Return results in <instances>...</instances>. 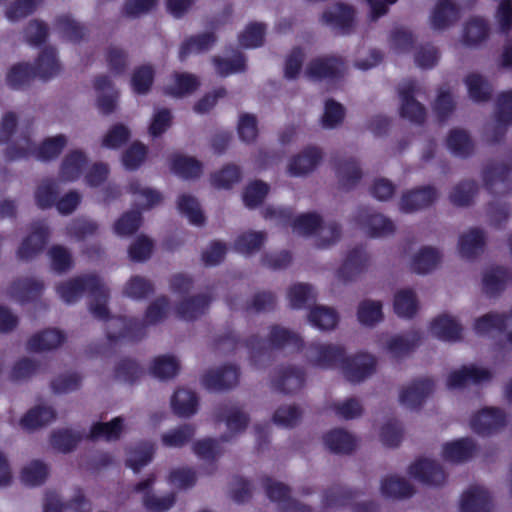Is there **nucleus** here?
Listing matches in <instances>:
<instances>
[{"label":"nucleus","mask_w":512,"mask_h":512,"mask_svg":"<svg viewBox=\"0 0 512 512\" xmlns=\"http://www.w3.org/2000/svg\"><path fill=\"white\" fill-rule=\"evenodd\" d=\"M433 385L429 380H420L403 388L400 393V401L408 407L419 405L432 391Z\"/></svg>","instance_id":"44"},{"label":"nucleus","mask_w":512,"mask_h":512,"mask_svg":"<svg viewBox=\"0 0 512 512\" xmlns=\"http://www.w3.org/2000/svg\"><path fill=\"white\" fill-rule=\"evenodd\" d=\"M258 132V121L255 115L249 113H242L239 115L237 134L243 143H254L257 139Z\"/></svg>","instance_id":"62"},{"label":"nucleus","mask_w":512,"mask_h":512,"mask_svg":"<svg viewBox=\"0 0 512 512\" xmlns=\"http://www.w3.org/2000/svg\"><path fill=\"white\" fill-rule=\"evenodd\" d=\"M169 312V300L167 297L161 296L150 303L141 321L124 317H110L106 324L107 340L112 345L124 339H137L144 335L147 326L162 322Z\"/></svg>","instance_id":"2"},{"label":"nucleus","mask_w":512,"mask_h":512,"mask_svg":"<svg viewBox=\"0 0 512 512\" xmlns=\"http://www.w3.org/2000/svg\"><path fill=\"white\" fill-rule=\"evenodd\" d=\"M323 158L322 150L308 146L292 156L286 166L287 173L293 177H302L313 172Z\"/></svg>","instance_id":"12"},{"label":"nucleus","mask_w":512,"mask_h":512,"mask_svg":"<svg viewBox=\"0 0 512 512\" xmlns=\"http://www.w3.org/2000/svg\"><path fill=\"white\" fill-rule=\"evenodd\" d=\"M266 240V234L262 231H247L237 237L234 248L243 255H252L260 250Z\"/></svg>","instance_id":"49"},{"label":"nucleus","mask_w":512,"mask_h":512,"mask_svg":"<svg viewBox=\"0 0 512 512\" xmlns=\"http://www.w3.org/2000/svg\"><path fill=\"white\" fill-rule=\"evenodd\" d=\"M44 289L41 280L35 278L20 279L12 284L9 294L14 300L24 303L38 296Z\"/></svg>","instance_id":"36"},{"label":"nucleus","mask_w":512,"mask_h":512,"mask_svg":"<svg viewBox=\"0 0 512 512\" xmlns=\"http://www.w3.org/2000/svg\"><path fill=\"white\" fill-rule=\"evenodd\" d=\"M458 17V9L450 0L439 1L430 16V26L435 30L447 28Z\"/></svg>","instance_id":"38"},{"label":"nucleus","mask_w":512,"mask_h":512,"mask_svg":"<svg viewBox=\"0 0 512 512\" xmlns=\"http://www.w3.org/2000/svg\"><path fill=\"white\" fill-rule=\"evenodd\" d=\"M242 179L241 168L236 164H227L210 176L211 185L219 190H230Z\"/></svg>","instance_id":"41"},{"label":"nucleus","mask_w":512,"mask_h":512,"mask_svg":"<svg viewBox=\"0 0 512 512\" xmlns=\"http://www.w3.org/2000/svg\"><path fill=\"white\" fill-rule=\"evenodd\" d=\"M209 302L210 298L207 295L187 298L176 306L175 312L180 319L193 321L205 313Z\"/></svg>","instance_id":"35"},{"label":"nucleus","mask_w":512,"mask_h":512,"mask_svg":"<svg viewBox=\"0 0 512 512\" xmlns=\"http://www.w3.org/2000/svg\"><path fill=\"white\" fill-rule=\"evenodd\" d=\"M264 217L281 225L292 226L294 233L303 236L314 235L322 219L316 213H303L292 220V212L287 208L268 206L264 210Z\"/></svg>","instance_id":"5"},{"label":"nucleus","mask_w":512,"mask_h":512,"mask_svg":"<svg viewBox=\"0 0 512 512\" xmlns=\"http://www.w3.org/2000/svg\"><path fill=\"white\" fill-rule=\"evenodd\" d=\"M154 452V444L149 442L142 443L128 451L126 465L134 472H138L151 462Z\"/></svg>","instance_id":"50"},{"label":"nucleus","mask_w":512,"mask_h":512,"mask_svg":"<svg viewBox=\"0 0 512 512\" xmlns=\"http://www.w3.org/2000/svg\"><path fill=\"white\" fill-rule=\"evenodd\" d=\"M58 195V183L54 179H43L35 190V201L39 208L55 206Z\"/></svg>","instance_id":"52"},{"label":"nucleus","mask_w":512,"mask_h":512,"mask_svg":"<svg viewBox=\"0 0 512 512\" xmlns=\"http://www.w3.org/2000/svg\"><path fill=\"white\" fill-rule=\"evenodd\" d=\"M173 412L183 418H189L198 410V397L196 393L188 388H178L170 400Z\"/></svg>","instance_id":"28"},{"label":"nucleus","mask_w":512,"mask_h":512,"mask_svg":"<svg viewBox=\"0 0 512 512\" xmlns=\"http://www.w3.org/2000/svg\"><path fill=\"white\" fill-rule=\"evenodd\" d=\"M65 334L56 328L45 329L29 338L26 347L31 352H47L60 347L65 341Z\"/></svg>","instance_id":"26"},{"label":"nucleus","mask_w":512,"mask_h":512,"mask_svg":"<svg viewBox=\"0 0 512 512\" xmlns=\"http://www.w3.org/2000/svg\"><path fill=\"white\" fill-rule=\"evenodd\" d=\"M170 170L181 178L193 179L202 174L203 165L194 157L174 154L170 158Z\"/></svg>","instance_id":"33"},{"label":"nucleus","mask_w":512,"mask_h":512,"mask_svg":"<svg viewBox=\"0 0 512 512\" xmlns=\"http://www.w3.org/2000/svg\"><path fill=\"white\" fill-rule=\"evenodd\" d=\"M265 489L268 498L276 503L279 512H309L310 508L293 499L289 488L276 480L267 479Z\"/></svg>","instance_id":"13"},{"label":"nucleus","mask_w":512,"mask_h":512,"mask_svg":"<svg viewBox=\"0 0 512 512\" xmlns=\"http://www.w3.org/2000/svg\"><path fill=\"white\" fill-rule=\"evenodd\" d=\"M55 290L58 297L66 304L76 303L88 292L91 297L89 303L91 314L106 322L110 318L107 308L109 289L97 275L87 274L61 281L56 285Z\"/></svg>","instance_id":"1"},{"label":"nucleus","mask_w":512,"mask_h":512,"mask_svg":"<svg viewBox=\"0 0 512 512\" xmlns=\"http://www.w3.org/2000/svg\"><path fill=\"white\" fill-rule=\"evenodd\" d=\"M356 20V10L353 6L345 3H336L326 9L320 21L331 29L346 33L352 29Z\"/></svg>","instance_id":"9"},{"label":"nucleus","mask_w":512,"mask_h":512,"mask_svg":"<svg viewBox=\"0 0 512 512\" xmlns=\"http://www.w3.org/2000/svg\"><path fill=\"white\" fill-rule=\"evenodd\" d=\"M504 423L499 410L487 408L477 413L471 420V428L478 434H488Z\"/></svg>","instance_id":"37"},{"label":"nucleus","mask_w":512,"mask_h":512,"mask_svg":"<svg viewBox=\"0 0 512 512\" xmlns=\"http://www.w3.org/2000/svg\"><path fill=\"white\" fill-rule=\"evenodd\" d=\"M67 144L68 137L64 134L46 137L38 146L30 137L21 134L8 145L6 157L9 160H19L33 156L40 161H51L61 154Z\"/></svg>","instance_id":"3"},{"label":"nucleus","mask_w":512,"mask_h":512,"mask_svg":"<svg viewBox=\"0 0 512 512\" xmlns=\"http://www.w3.org/2000/svg\"><path fill=\"white\" fill-rule=\"evenodd\" d=\"M410 476L427 486H439L445 481L443 469L435 460L427 457L415 460L409 467Z\"/></svg>","instance_id":"15"},{"label":"nucleus","mask_w":512,"mask_h":512,"mask_svg":"<svg viewBox=\"0 0 512 512\" xmlns=\"http://www.w3.org/2000/svg\"><path fill=\"white\" fill-rule=\"evenodd\" d=\"M127 192L131 195L133 205L137 211L152 209L162 202V195L157 190L144 185L138 180H132L127 186Z\"/></svg>","instance_id":"23"},{"label":"nucleus","mask_w":512,"mask_h":512,"mask_svg":"<svg viewBox=\"0 0 512 512\" xmlns=\"http://www.w3.org/2000/svg\"><path fill=\"white\" fill-rule=\"evenodd\" d=\"M474 329L479 335H493L504 330L512 342V315L504 319L498 314H487L476 321Z\"/></svg>","instance_id":"29"},{"label":"nucleus","mask_w":512,"mask_h":512,"mask_svg":"<svg viewBox=\"0 0 512 512\" xmlns=\"http://www.w3.org/2000/svg\"><path fill=\"white\" fill-rule=\"evenodd\" d=\"M213 64L215 71L220 76H228L235 73L243 72L246 69L245 56L236 52L231 58L228 57H214Z\"/></svg>","instance_id":"53"},{"label":"nucleus","mask_w":512,"mask_h":512,"mask_svg":"<svg viewBox=\"0 0 512 512\" xmlns=\"http://www.w3.org/2000/svg\"><path fill=\"white\" fill-rule=\"evenodd\" d=\"M265 33V24L260 22H251L239 34V44L244 48L260 47L264 43Z\"/></svg>","instance_id":"54"},{"label":"nucleus","mask_w":512,"mask_h":512,"mask_svg":"<svg viewBox=\"0 0 512 512\" xmlns=\"http://www.w3.org/2000/svg\"><path fill=\"white\" fill-rule=\"evenodd\" d=\"M40 368V364L33 358L22 357L18 359L7 373L3 372L0 365V385L5 381L21 383L34 376Z\"/></svg>","instance_id":"27"},{"label":"nucleus","mask_w":512,"mask_h":512,"mask_svg":"<svg viewBox=\"0 0 512 512\" xmlns=\"http://www.w3.org/2000/svg\"><path fill=\"white\" fill-rule=\"evenodd\" d=\"M345 118V108L339 102L327 100L324 105V112L321 117V125L324 129H336Z\"/></svg>","instance_id":"60"},{"label":"nucleus","mask_w":512,"mask_h":512,"mask_svg":"<svg viewBox=\"0 0 512 512\" xmlns=\"http://www.w3.org/2000/svg\"><path fill=\"white\" fill-rule=\"evenodd\" d=\"M54 31L64 41L76 43L85 35V28L70 15L59 16L54 25Z\"/></svg>","instance_id":"40"},{"label":"nucleus","mask_w":512,"mask_h":512,"mask_svg":"<svg viewBox=\"0 0 512 512\" xmlns=\"http://www.w3.org/2000/svg\"><path fill=\"white\" fill-rule=\"evenodd\" d=\"M491 378V372L481 365L470 364L451 371L446 379L449 389L462 388L470 383H483Z\"/></svg>","instance_id":"14"},{"label":"nucleus","mask_w":512,"mask_h":512,"mask_svg":"<svg viewBox=\"0 0 512 512\" xmlns=\"http://www.w3.org/2000/svg\"><path fill=\"white\" fill-rule=\"evenodd\" d=\"M154 291L153 283L140 275L131 276L123 285L122 294L130 299L140 301Z\"/></svg>","instance_id":"47"},{"label":"nucleus","mask_w":512,"mask_h":512,"mask_svg":"<svg viewBox=\"0 0 512 512\" xmlns=\"http://www.w3.org/2000/svg\"><path fill=\"white\" fill-rule=\"evenodd\" d=\"M49 474L47 465L39 460L28 463L22 470L21 480L29 486L42 484Z\"/></svg>","instance_id":"63"},{"label":"nucleus","mask_w":512,"mask_h":512,"mask_svg":"<svg viewBox=\"0 0 512 512\" xmlns=\"http://www.w3.org/2000/svg\"><path fill=\"white\" fill-rule=\"evenodd\" d=\"M219 421L225 423L227 432L221 436L222 442H230L242 433L249 422L247 413L239 406H224L217 416Z\"/></svg>","instance_id":"16"},{"label":"nucleus","mask_w":512,"mask_h":512,"mask_svg":"<svg viewBox=\"0 0 512 512\" xmlns=\"http://www.w3.org/2000/svg\"><path fill=\"white\" fill-rule=\"evenodd\" d=\"M84 434L74 429H59L51 435V445L62 452L72 450L83 438Z\"/></svg>","instance_id":"58"},{"label":"nucleus","mask_w":512,"mask_h":512,"mask_svg":"<svg viewBox=\"0 0 512 512\" xmlns=\"http://www.w3.org/2000/svg\"><path fill=\"white\" fill-rule=\"evenodd\" d=\"M317 293L315 289L304 283H298L291 286L288 290L287 298L292 308L301 309L309 302L316 299Z\"/></svg>","instance_id":"56"},{"label":"nucleus","mask_w":512,"mask_h":512,"mask_svg":"<svg viewBox=\"0 0 512 512\" xmlns=\"http://www.w3.org/2000/svg\"><path fill=\"white\" fill-rule=\"evenodd\" d=\"M197 481L196 472L189 467H177L170 470L167 483L177 490L192 488Z\"/></svg>","instance_id":"59"},{"label":"nucleus","mask_w":512,"mask_h":512,"mask_svg":"<svg viewBox=\"0 0 512 512\" xmlns=\"http://www.w3.org/2000/svg\"><path fill=\"white\" fill-rule=\"evenodd\" d=\"M155 482L156 476L149 475L146 479L137 483L133 491L140 495L141 502L147 511L166 512L175 505L176 495L174 492L157 494L153 490Z\"/></svg>","instance_id":"6"},{"label":"nucleus","mask_w":512,"mask_h":512,"mask_svg":"<svg viewBox=\"0 0 512 512\" xmlns=\"http://www.w3.org/2000/svg\"><path fill=\"white\" fill-rule=\"evenodd\" d=\"M94 89L96 91V106L100 113L104 115L111 114L117 106L119 93L114 87L111 79L102 75L94 80Z\"/></svg>","instance_id":"19"},{"label":"nucleus","mask_w":512,"mask_h":512,"mask_svg":"<svg viewBox=\"0 0 512 512\" xmlns=\"http://www.w3.org/2000/svg\"><path fill=\"white\" fill-rule=\"evenodd\" d=\"M177 208L180 214L185 216L188 221L195 226H201L205 217L200 204L194 196L190 194H181L177 199Z\"/></svg>","instance_id":"46"},{"label":"nucleus","mask_w":512,"mask_h":512,"mask_svg":"<svg viewBox=\"0 0 512 512\" xmlns=\"http://www.w3.org/2000/svg\"><path fill=\"white\" fill-rule=\"evenodd\" d=\"M142 224L140 211H128L113 224V232L119 237H128L135 233Z\"/></svg>","instance_id":"57"},{"label":"nucleus","mask_w":512,"mask_h":512,"mask_svg":"<svg viewBox=\"0 0 512 512\" xmlns=\"http://www.w3.org/2000/svg\"><path fill=\"white\" fill-rule=\"evenodd\" d=\"M474 450V446L468 439H461L444 444L442 448V457L445 461L457 463L469 458Z\"/></svg>","instance_id":"51"},{"label":"nucleus","mask_w":512,"mask_h":512,"mask_svg":"<svg viewBox=\"0 0 512 512\" xmlns=\"http://www.w3.org/2000/svg\"><path fill=\"white\" fill-rule=\"evenodd\" d=\"M34 70L37 76L44 80L58 75L61 71V64L56 51L52 48L45 49L39 55Z\"/></svg>","instance_id":"43"},{"label":"nucleus","mask_w":512,"mask_h":512,"mask_svg":"<svg viewBox=\"0 0 512 512\" xmlns=\"http://www.w3.org/2000/svg\"><path fill=\"white\" fill-rule=\"evenodd\" d=\"M129 422L125 416L115 417L108 422H96L90 427L87 437L93 440L117 441L127 431Z\"/></svg>","instance_id":"22"},{"label":"nucleus","mask_w":512,"mask_h":512,"mask_svg":"<svg viewBox=\"0 0 512 512\" xmlns=\"http://www.w3.org/2000/svg\"><path fill=\"white\" fill-rule=\"evenodd\" d=\"M303 341L301 337L280 326H273L270 329L268 339L260 340L258 337H252L247 346L251 352L253 360L258 356L266 355L269 350L275 348H290L298 350L302 347Z\"/></svg>","instance_id":"4"},{"label":"nucleus","mask_w":512,"mask_h":512,"mask_svg":"<svg viewBox=\"0 0 512 512\" xmlns=\"http://www.w3.org/2000/svg\"><path fill=\"white\" fill-rule=\"evenodd\" d=\"M309 324L321 331H330L336 328L339 315L334 308L317 305L308 314Z\"/></svg>","instance_id":"34"},{"label":"nucleus","mask_w":512,"mask_h":512,"mask_svg":"<svg viewBox=\"0 0 512 512\" xmlns=\"http://www.w3.org/2000/svg\"><path fill=\"white\" fill-rule=\"evenodd\" d=\"M200 79L197 75L188 72H174L164 85L167 95L182 98L191 95L200 87Z\"/></svg>","instance_id":"21"},{"label":"nucleus","mask_w":512,"mask_h":512,"mask_svg":"<svg viewBox=\"0 0 512 512\" xmlns=\"http://www.w3.org/2000/svg\"><path fill=\"white\" fill-rule=\"evenodd\" d=\"M489 496L485 489L472 487L465 491L460 500L462 512H487Z\"/></svg>","instance_id":"39"},{"label":"nucleus","mask_w":512,"mask_h":512,"mask_svg":"<svg viewBox=\"0 0 512 512\" xmlns=\"http://www.w3.org/2000/svg\"><path fill=\"white\" fill-rule=\"evenodd\" d=\"M305 357L316 368L334 369L342 364L345 350L338 344L315 342L309 345Z\"/></svg>","instance_id":"7"},{"label":"nucleus","mask_w":512,"mask_h":512,"mask_svg":"<svg viewBox=\"0 0 512 512\" xmlns=\"http://www.w3.org/2000/svg\"><path fill=\"white\" fill-rule=\"evenodd\" d=\"M180 360L173 354H164L155 357L150 366L149 372L160 380L174 378L180 371Z\"/></svg>","instance_id":"32"},{"label":"nucleus","mask_w":512,"mask_h":512,"mask_svg":"<svg viewBox=\"0 0 512 512\" xmlns=\"http://www.w3.org/2000/svg\"><path fill=\"white\" fill-rule=\"evenodd\" d=\"M238 382V370L234 366H224L207 371L202 377L203 386L210 391L228 389Z\"/></svg>","instance_id":"24"},{"label":"nucleus","mask_w":512,"mask_h":512,"mask_svg":"<svg viewBox=\"0 0 512 512\" xmlns=\"http://www.w3.org/2000/svg\"><path fill=\"white\" fill-rule=\"evenodd\" d=\"M90 512L91 504L81 489H76L68 504H63L56 492L46 494L44 512Z\"/></svg>","instance_id":"18"},{"label":"nucleus","mask_w":512,"mask_h":512,"mask_svg":"<svg viewBox=\"0 0 512 512\" xmlns=\"http://www.w3.org/2000/svg\"><path fill=\"white\" fill-rule=\"evenodd\" d=\"M429 330L434 337L445 341H455L459 339L462 331L459 323L447 314H442L434 318L430 324Z\"/></svg>","instance_id":"31"},{"label":"nucleus","mask_w":512,"mask_h":512,"mask_svg":"<svg viewBox=\"0 0 512 512\" xmlns=\"http://www.w3.org/2000/svg\"><path fill=\"white\" fill-rule=\"evenodd\" d=\"M50 236L48 225L43 222H35L31 225L30 233L25 237L18 250L17 256L22 260H30L36 257L45 246Z\"/></svg>","instance_id":"11"},{"label":"nucleus","mask_w":512,"mask_h":512,"mask_svg":"<svg viewBox=\"0 0 512 512\" xmlns=\"http://www.w3.org/2000/svg\"><path fill=\"white\" fill-rule=\"evenodd\" d=\"M439 260L440 256L437 250L425 247L415 254L411 268L418 274H425L432 271L439 263Z\"/></svg>","instance_id":"55"},{"label":"nucleus","mask_w":512,"mask_h":512,"mask_svg":"<svg viewBox=\"0 0 512 512\" xmlns=\"http://www.w3.org/2000/svg\"><path fill=\"white\" fill-rule=\"evenodd\" d=\"M366 260L363 251L359 249L350 251L336 270L335 281L342 285L354 282L363 271Z\"/></svg>","instance_id":"20"},{"label":"nucleus","mask_w":512,"mask_h":512,"mask_svg":"<svg viewBox=\"0 0 512 512\" xmlns=\"http://www.w3.org/2000/svg\"><path fill=\"white\" fill-rule=\"evenodd\" d=\"M56 419L55 409L47 403H39L30 408L20 420V426L27 431L42 428Z\"/></svg>","instance_id":"25"},{"label":"nucleus","mask_w":512,"mask_h":512,"mask_svg":"<svg viewBox=\"0 0 512 512\" xmlns=\"http://www.w3.org/2000/svg\"><path fill=\"white\" fill-rule=\"evenodd\" d=\"M305 381L304 373L294 366L279 369L273 380L274 387L284 393H293L299 390Z\"/></svg>","instance_id":"30"},{"label":"nucleus","mask_w":512,"mask_h":512,"mask_svg":"<svg viewBox=\"0 0 512 512\" xmlns=\"http://www.w3.org/2000/svg\"><path fill=\"white\" fill-rule=\"evenodd\" d=\"M324 443L334 453L346 454L356 447L353 435L343 429H334L324 436Z\"/></svg>","instance_id":"42"},{"label":"nucleus","mask_w":512,"mask_h":512,"mask_svg":"<svg viewBox=\"0 0 512 512\" xmlns=\"http://www.w3.org/2000/svg\"><path fill=\"white\" fill-rule=\"evenodd\" d=\"M394 311L402 318H411L418 311V302L410 290L399 291L394 299Z\"/></svg>","instance_id":"61"},{"label":"nucleus","mask_w":512,"mask_h":512,"mask_svg":"<svg viewBox=\"0 0 512 512\" xmlns=\"http://www.w3.org/2000/svg\"><path fill=\"white\" fill-rule=\"evenodd\" d=\"M215 41V36L210 32H206L188 38L186 41H184L180 48V60L184 61L190 55L198 54L210 49L215 43Z\"/></svg>","instance_id":"45"},{"label":"nucleus","mask_w":512,"mask_h":512,"mask_svg":"<svg viewBox=\"0 0 512 512\" xmlns=\"http://www.w3.org/2000/svg\"><path fill=\"white\" fill-rule=\"evenodd\" d=\"M341 369L348 381L359 383L372 376L376 370V359L367 353L344 357Z\"/></svg>","instance_id":"8"},{"label":"nucleus","mask_w":512,"mask_h":512,"mask_svg":"<svg viewBox=\"0 0 512 512\" xmlns=\"http://www.w3.org/2000/svg\"><path fill=\"white\" fill-rule=\"evenodd\" d=\"M194 435L195 427L191 424H183L164 432L161 435V442L168 448H180L186 445Z\"/></svg>","instance_id":"48"},{"label":"nucleus","mask_w":512,"mask_h":512,"mask_svg":"<svg viewBox=\"0 0 512 512\" xmlns=\"http://www.w3.org/2000/svg\"><path fill=\"white\" fill-rule=\"evenodd\" d=\"M88 156L81 149L70 150L62 159L59 169V181L70 183L77 181L88 167Z\"/></svg>","instance_id":"17"},{"label":"nucleus","mask_w":512,"mask_h":512,"mask_svg":"<svg viewBox=\"0 0 512 512\" xmlns=\"http://www.w3.org/2000/svg\"><path fill=\"white\" fill-rule=\"evenodd\" d=\"M346 71L343 61L337 57H317L306 66L305 76L312 80H334Z\"/></svg>","instance_id":"10"},{"label":"nucleus","mask_w":512,"mask_h":512,"mask_svg":"<svg viewBox=\"0 0 512 512\" xmlns=\"http://www.w3.org/2000/svg\"><path fill=\"white\" fill-rule=\"evenodd\" d=\"M34 76L37 74L28 63H18L10 68L6 80L9 86L17 89L28 84Z\"/></svg>","instance_id":"64"}]
</instances>
